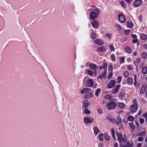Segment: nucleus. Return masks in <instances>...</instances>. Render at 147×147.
I'll use <instances>...</instances> for the list:
<instances>
[{"label": "nucleus", "instance_id": "obj_1", "mask_svg": "<svg viewBox=\"0 0 147 147\" xmlns=\"http://www.w3.org/2000/svg\"><path fill=\"white\" fill-rule=\"evenodd\" d=\"M117 105V104L114 102H109L107 105V109L109 110L114 109Z\"/></svg>", "mask_w": 147, "mask_h": 147}, {"label": "nucleus", "instance_id": "obj_2", "mask_svg": "<svg viewBox=\"0 0 147 147\" xmlns=\"http://www.w3.org/2000/svg\"><path fill=\"white\" fill-rule=\"evenodd\" d=\"M138 106L131 105L130 107L129 113L133 114L135 113L137 111Z\"/></svg>", "mask_w": 147, "mask_h": 147}, {"label": "nucleus", "instance_id": "obj_3", "mask_svg": "<svg viewBox=\"0 0 147 147\" xmlns=\"http://www.w3.org/2000/svg\"><path fill=\"white\" fill-rule=\"evenodd\" d=\"M94 85V81L92 79H89L87 80L86 85L88 87H91Z\"/></svg>", "mask_w": 147, "mask_h": 147}, {"label": "nucleus", "instance_id": "obj_4", "mask_svg": "<svg viewBox=\"0 0 147 147\" xmlns=\"http://www.w3.org/2000/svg\"><path fill=\"white\" fill-rule=\"evenodd\" d=\"M84 122L85 123L88 124L93 122L94 119L93 118L85 117L84 118Z\"/></svg>", "mask_w": 147, "mask_h": 147}, {"label": "nucleus", "instance_id": "obj_5", "mask_svg": "<svg viewBox=\"0 0 147 147\" xmlns=\"http://www.w3.org/2000/svg\"><path fill=\"white\" fill-rule=\"evenodd\" d=\"M142 1L141 0H136L134 3V5L136 7H138L141 5Z\"/></svg>", "mask_w": 147, "mask_h": 147}, {"label": "nucleus", "instance_id": "obj_6", "mask_svg": "<svg viewBox=\"0 0 147 147\" xmlns=\"http://www.w3.org/2000/svg\"><path fill=\"white\" fill-rule=\"evenodd\" d=\"M115 81L114 80H112L110 81L109 83L107 85V88H111L115 86Z\"/></svg>", "mask_w": 147, "mask_h": 147}, {"label": "nucleus", "instance_id": "obj_7", "mask_svg": "<svg viewBox=\"0 0 147 147\" xmlns=\"http://www.w3.org/2000/svg\"><path fill=\"white\" fill-rule=\"evenodd\" d=\"M119 20L121 23L124 22L125 21V18L122 14L120 13L118 15Z\"/></svg>", "mask_w": 147, "mask_h": 147}, {"label": "nucleus", "instance_id": "obj_8", "mask_svg": "<svg viewBox=\"0 0 147 147\" xmlns=\"http://www.w3.org/2000/svg\"><path fill=\"white\" fill-rule=\"evenodd\" d=\"M121 86L120 85H118L116 86L115 88L113 89L112 90V93L114 94H116L117 92H118L119 88Z\"/></svg>", "mask_w": 147, "mask_h": 147}, {"label": "nucleus", "instance_id": "obj_9", "mask_svg": "<svg viewBox=\"0 0 147 147\" xmlns=\"http://www.w3.org/2000/svg\"><path fill=\"white\" fill-rule=\"evenodd\" d=\"M92 27L94 28H97L99 25V23L96 20H94L92 23Z\"/></svg>", "mask_w": 147, "mask_h": 147}, {"label": "nucleus", "instance_id": "obj_10", "mask_svg": "<svg viewBox=\"0 0 147 147\" xmlns=\"http://www.w3.org/2000/svg\"><path fill=\"white\" fill-rule=\"evenodd\" d=\"M107 118L110 122H112L113 123H115L116 122V120L110 115H107Z\"/></svg>", "mask_w": 147, "mask_h": 147}, {"label": "nucleus", "instance_id": "obj_11", "mask_svg": "<svg viewBox=\"0 0 147 147\" xmlns=\"http://www.w3.org/2000/svg\"><path fill=\"white\" fill-rule=\"evenodd\" d=\"M94 43L98 45H101L103 44L104 42L101 39H97L95 40Z\"/></svg>", "mask_w": 147, "mask_h": 147}, {"label": "nucleus", "instance_id": "obj_12", "mask_svg": "<svg viewBox=\"0 0 147 147\" xmlns=\"http://www.w3.org/2000/svg\"><path fill=\"white\" fill-rule=\"evenodd\" d=\"M97 17V14L94 12H92L91 13L90 15V18L92 19H94Z\"/></svg>", "mask_w": 147, "mask_h": 147}, {"label": "nucleus", "instance_id": "obj_13", "mask_svg": "<svg viewBox=\"0 0 147 147\" xmlns=\"http://www.w3.org/2000/svg\"><path fill=\"white\" fill-rule=\"evenodd\" d=\"M89 67L92 70H94L96 69L97 66L95 64L90 63L89 64Z\"/></svg>", "mask_w": 147, "mask_h": 147}, {"label": "nucleus", "instance_id": "obj_14", "mask_svg": "<svg viewBox=\"0 0 147 147\" xmlns=\"http://www.w3.org/2000/svg\"><path fill=\"white\" fill-rule=\"evenodd\" d=\"M146 86L143 85L142 86L140 90V92L141 94L144 93L146 91Z\"/></svg>", "mask_w": 147, "mask_h": 147}, {"label": "nucleus", "instance_id": "obj_15", "mask_svg": "<svg viewBox=\"0 0 147 147\" xmlns=\"http://www.w3.org/2000/svg\"><path fill=\"white\" fill-rule=\"evenodd\" d=\"M116 134L117 136L118 140L120 142H122V136L121 134H119L117 132H116Z\"/></svg>", "mask_w": 147, "mask_h": 147}, {"label": "nucleus", "instance_id": "obj_16", "mask_svg": "<svg viewBox=\"0 0 147 147\" xmlns=\"http://www.w3.org/2000/svg\"><path fill=\"white\" fill-rule=\"evenodd\" d=\"M140 37L141 40H146L147 39V35L145 34L141 33L140 34Z\"/></svg>", "mask_w": 147, "mask_h": 147}, {"label": "nucleus", "instance_id": "obj_17", "mask_svg": "<svg viewBox=\"0 0 147 147\" xmlns=\"http://www.w3.org/2000/svg\"><path fill=\"white\" fill-rule=\"evenodd\" d=\"M90 89H91L90 88H84L80 91V92L81 94H83L89 91Z\"/></svg>", "mask_w": 147, "mask_h": 147}, {"label": "nucleus", "instance_id": "obj_18", "mask_svg": "<svg viewBox=\"0 0 147 147\" xmlns=\"http://www.w3.org/2000/svg\"><path fill=\"white\" fill-rule=\"evenodd\" d=\"M92 95V94L91 92H89L87 93L84 96V98L86 99H88L91 98Z\"/></svg>", "mask_w": 147, "mask_h": 147}, {"label": "nucleus", "instance_id": "obj_19", "mask_svg": "<svg viewBox=\"0 0 147 147\" xmlns=\"http://www.w3.org/2000/svg\"><path fill=\"white\" fill-rule=\"evenodd\" d=\"M93 129L94 131V133L95 135H96L100 131L96 126H94Z\"/></svg>", "mask_w": 147, "mask_h": 147}, {"label": "nucleus", "instance_id": "obj_20", "mask_svg": "<svg viewBox=\"0 0 147 147\" xmlns=\"http://www.w3.org/2000/svg\"><path fill=\"white\" fill-rule=\"evenodd\" d=\"M125 52L128 54H130L131 53L132 51L130 48L129 47H127L125 49Z\"/></svg>", "mask_w": 147, "mask_h": 147}, {"label": "nucleus", "instance_id": "obj_21", "mask_svg": "<svg viewBox=\"0 0 147 147\" xmlns=\"http://www.w3.org/2000/svg\"><path fill=\"white\" fill-rule=\"evenodd\" d=\"M105 50V48L104 46H101L97 50L99 52H103Z\"/></svg>", "mask_w": 147, "mask_h": 147}, {"label": "nucleus", "instance_id": "obj_22", "mask_svg": "<svg viewBox=\"0 0 147 147\" xmlns=\"http://www.w3.org/2000/svg\"><path fill=\"white\" fill-rule=\"evenodd\" d=\"M107 64L106 63H104L102 66H100L99 67L100 69H102L105 68V69H107Z\"/></svg>", "mask_w": 147, "mask_h": 147}, {"label": "nucleus", "instance_id": "obj_23", "mask_svg": "<svg viewBox=\"0 0 147 147\" xmlns=\"http://www.w3.org/2000/svg\"><path fill=\"white\" fill-rule=\"evenodd\" d=\"M142 73L144 74H145L147 71V67L144 66L142 70Z\"/></svg>", "mask_w": 147, "mask_h": 147}, {"label": "nucleus", "instance_id": "obj_24", "mask_svg": "<svg viewBox=\"0 0 147 147\" xmlns=\"http://www.w3.org/2000/svg\"><path fill=\"white\" fill-rule=\"evenodd\" d=\"M142 57L144 59L147 58V53L145 52H143L142 54Z\"/></svg>", "mask_w": 147, "mask_h": 147}, {"label": "nucleus", "instance_id": "obj_25", "mask_svg": "<svg viewBox=\"0 0 147 147\" xmlns=\"http://www.w3.org/2000/svg\"><path fill=\"white\" fill-rule=\"evenodd\" d=\"M127 82L129 84H131L133 82V80L131 77H129L128 78Z\"/></svg>", "mask_w": 147, "mask_h": 147}, {"label": "nucleus", "instance_id": "obj_26", "mask_svg": "<svg viewBox=\"0 0 147 147\" xmlns=\"http://www.w3.org/2000/svg\"><path fill=\"white\" fill-rule=\"evenodd\" d=\"M125 94L123 92H121L119 95V97L121 99H123L125 98Z\"/></svg>", "mask_w": 147, "mask_h": 147}, {"label": "nucleus", "instance_id": "obj_27", "mask_svg": "<svg viewBox=\"0 0 147 147\" xmlns=\"http://www.w3.org/2000/svg\"><path fill=\"white\" fill-rule=\"evenodd\" d=\"M90 36L92 39H94L95 38L96 36L95 33L94 32H91Z\"/></svg>", "mask_w": 147, "mask_h": 147}, {"label": "nucleus", "instance_id": "obj_28", "mask_svg": "<svg viewBox=\"0 0 147 147\" xmlns=\"http://www.w3.org/2000/svg\"><path fill=\"white\" fill-rule=\"evenodd\" d=\"M83 105L82 106V107L84 108H87L88 107V106L89 104L88 103L86 102L85 101L83 102Z\"/></svg>", "mask_w": 147, "mask_h": 147}, {"label": "nucleus", "instance_id": "obj_29", "mask_svg": "<svg viewBox=\"0 0 147 147\" xmlns=\"http://www.w3.org/2000/svg\"><path fill=\"white\" fill-rule=\"evenodd\" d=\"M111 131L112 134V135L113 136V139L115 140H116V138L115 137V130L113 128H112L111 129Z\"/></svg>", "mask_w": 147, "mask_h": 147}, {"label": "nucleus", "instance_id": "obj_30", "mask_svg": "<svg viewBox=\"0 0 147 147\" xmlns=\"http://www.w3.org/2000/svg\"><path fill=\"white\" fill-rule=\"evenodd\" d=\"M125 105V104L123 102L119 103L118 104V106L121 109L123 108Z\"/></svg>", "mask_w": 147, "mask_h": 147}, {"label": "nucleus", "instance_id": "obj_31", "mask_svg": "<svg viewBox=\"0 0 147 147\" xmlns=\"http://www.w3.org/2000/svg\"><path fill=\"white\" fill-rule=\"evenodd\" d=\"M121 121L122 120L120 118V117L118 116L117 118V121L116 122L117 125H119L121 123Z\"/></svg>", "mask_w": 147, "mask_h": 147}, {"label": "nucleus", "instance_id": "obj_32", "mask_svg": "<svg viewBox=\"0 0 147 147\" xmlns=\"http://www.w3.org/2000/svg\"><path fill=\"white\" fill-rule=\"evenodd\" d=\"M101 91V90L100 88H98L97 89V90H96L95 94L96 96L97 97H98V95L99 93Z\"/></svg>", "mask_w": 147, "mask_h": 147}, {"label": "nucleus", "instance_id": "obj_33", "mask_svg": "<svg viewBox=\"0 0 147 147\" xmlns=\"http://www.w3.org/2000/svg\"><path fill=\"white\" fill-rule=\"evenodd\" d=\"M127 24L128 27L129 28H132L133 26V25L132 23L129 22H127Z\"/></svg>", "mask_w": 147, "mask_h": 147}, {"label": "nucleus", "instance_id": "obj_34", "mask_svg": "<svg viewBox=\"0 0 147 147\" xmlns=\"http://www.w3.org/2000/svg\"><path fill=\"white\" fill-rule=\"evenodd\" d=\"M123 75L125 78H127L129 75V72L127 71H125L123 73Z\"/></svg>", "mask_w": 147, "mask_h": 147}, {"label": "nucleus", "instance_id": "obj_35", "mask_svg": "<svg viewBox=\"0 0 147 147\" xmlns=\"http://www.w3.org/2000/svg\"><path fill=\"white\" fill-rule=\"evenodd\" d=\"M98 138L100 141H102L103 139V134H100L99 135Z\"/></svg>", "mask_w": 147, "mask_h": 147}, {"label": "nucleus", "instance_id": "obj_36", "mask_svg": "<svg viewBox=\"0 0 147 147\" xmlns=\"http://www.w3.org/2000/svg\"><path fill=\"white\" fill-rule=\"evenodd\" d=\"M93 72L92 71L88 69L87 71V73L90 76H91L93 74Z\"/></svg>", "mask_w": 147, "mask_h": 147}, {"label": "nucleus", "instance_id": "obj_37", "mask_svg": "<svg viewBox=\"0 0 147 147\" xmlns=\"http://www.w3.org/2000/svg\"><path fill=\"white\" fill-rule=\"evenodd\" d=\"M126 147H132L133 144H130L129 142H126L125 144Z\"/></svg>", "mask_w": 147, "mask_h": 147}, {"label": "nucleus", "instance_id": "obj_38", "mask_svg": "<svg viewBox=\"0 0 147 147\" xmlns=\"http://www.w3.org/2000/svg\"><path fill=\"white\" fill-rule=\"evenodd\" d=\"M105 138L107 140H109L110 139L109 136L107 133H105L104 134Z\"/></svg>", "mask_w": 147, "mask_h": 147}, {"label": "nucleus", "instance_id": "obj_39", "mask_svg": "<svg viewBox=\"0 0 147 147\" xmlns=\"http://www.w3.org/2000/svg\"><path fill=\"white\" fill-rule=\"evenodd\" d=\"M129 125L130 128L132 129H135V127L134 124L131 122H130Z\"/></svg>", "mask_w": 147, "mask_h": 147}, {"label": "nucleus", "instance_id": "obj_40", "mask_svg": "<svg viewBox=\"0 0 147 147\" xmlns=\"http://www.w3.org/2000/svg\"><path fill=\"white\" fill-rule=\"evenodd\" d=\"M50 12V10L49 9H47L42 14L44 15H47Z\"/></svg>", "mask_w": 147, "mask_h": 147}, {"label": "nucleus", "instance_id": "obj_41", "mask_svg": "<svg viewBox=\"0 0 147 147\" xmlns=\"http://www.w3.org/2000/svg\"><path fill=\"white\" fill-rule=\"evenodd\" d=\"M111 58L113 61H115V55L112 54L111 55Z\"/></svg>", "mask_w": 147, "mask_h": 147}, {"label": "nucleus", "instance_id": "obj_42", "mask_svg": "<svg viewBox=\"0 0 147 147\" xmlns=\"http://www.w3.org/2000/svg\"><path fill=\"white\" fill-rule=\"evenodd\" d=\"M127 119L128 121H132L134 119V118L132 116H129L128 117Z\"/></svg>", "mask_w": 147, "mask_h": 147}, {"label": "nucleus", "instance_id": "obj_43", "mask_svg": "<svg viewBox=\"0 0 147 147\" xmlns=\"http://www.w3.org/2000/svg\"><path fill=\"white\" fill-rule=\"evenodd\" d=\"M130 31V30H125L124 31V33L125 35H128Z\"/></svg>", "mask_w": 147, "mask_h": 147}, {"label": "nucleus", "instance_id": "obj_44", "mask_svg": "<svg viewBox=\"0 0 147 147\" xmlns=\"http://www.w3.org/2000/svg\"><path fill=\"white\" fill-rule=\"evenodd\" d=\"M121 79H122V78H121V76H119V77H118L117 78V80L118 81V82H117L118 83H119L121 82Z\"/></svg>", "mask_w": 147, "mask_h": 147}, {"label": "nucleus", "instance_id": "obj_45", "mask_svg": "<svg viewBox=\"0 0 147 147\" xmlns=\"http://www.w3.org/2000/svg\"><path fill=\"white\" fill-rule=\"evenodd\" d=\"M133 103H134V104L132 105H134L135 106H138V105L137 102V101L136 100V99H134L133 100Z\"/></svg>", "mask_w": 147, "mask_h": 147}, {"label": "nucleus", "instance_id": "obj_46", "mask_svg": "<svg viewBox=\"0 0 147 147\" xmlns=\"http://www.w3.org/2000/svg\"><path fill=\"white\" fill-rule=\"evenodd\" d=\"M115 26L117 27V29L118 30H121V27L118 24L116 25Z\"/></svg>", "mask_w": 147, "mask_h": 147}, {"label": "nucleus", "instance_id": "obj_47", "mask_svg": "<svg viewBox=\"0 0 147 147\" xmlns=\"http://www.w3.org/2000/svg\"><path fill=\"white\" fill-rule=\"evenodd\" d=\"M84 112L86 114H89L90 113V112L87 109H85L84 111Z\"/></svg>", "mask_w": 147, "mask_h": 147}, {"label": "nucleus", "instance_id": "obj_48", "mask_svg": "<svg viewBox=\"0 0 147 147\" xmlns=\"http://www.w3.org/2000/svg\"><path fill=\"white\" fill-rule=\"evenodd\" d=\"M127 139L126 138V135H125L122 138V142L123 141L124 142H125L127 141Z\"/></svg>", "mask_w": 147, "mask_h": 147}, {"label": "nucleus", "instance_id": "obj_49", "mask_svg": "<svg viewBox=\"0 0 147 147\" xmlns=\"http://www.w3.org/2000/svg\"><path fill=\"white\" fill-rule=\"evenodd\" d=\"M124 1H120V3L121 4V6L123 7H125V5L124 4Z\"/></svg>", "mask_w": 147, "mask_h": 147}, {"label": "nucleus", "instance_id": "obj_50", "mask_svg": "<svg viewBox=\"0 0 147 147\" xmlns=\"http://www.w3.org/2000/svg\"><path fill=\"white\" fill-rule=\"evenodd\" d=\"M113 69L112 65H110L109 66V71H112Z\"/></svg>", "mask_w": 147, "mask_h": 147}, {"label": "nucleus", "instance_id": "obj_51", "mask_svg": "<svg viewBox=\"0 0 147 147\" xmlns=\"http://www.w3.org/2000/svg\"><path fill=\"white\" fill-rule=\"evenodd\" d=\"M145 131H143L140 134V136H145Z\"/></svg>", "mask_w": 147, "mask_h": 147}, {"label": "nucleus", "instance_id": "obj_52", "mask_svg": "<svg viewBox=\"0 0 147 147\" xmlns=\"http://www.w3.org/2000/svg\"><path fill=\"white\" fill-rule=\"evenodd\" d=\"M120 63L121 64L123 63L124 61V57H121L120 58Z\"/></svg>", "mask_w": 147, "mask_h": 147}, {"label": "nucleus", "instance_id": "obj_53", "mask_svg": "<svg viewBox=\"0 0 147 147\" xmlns=\"http://www.w3.org/2000/svg\"><path fill=\"white\" fill-rule=\"evenodd\" d=\"M111 34L109 33H108L107 34H106L105 35V36L106 37L108 38H110L111 37Z\"/></svg>", "mask_w": 147, "mask_h": 147}, {"label": "nucleus", "instance_id": "obj_54", "mask_svg": "<svg viewBox=\"0 0 147 147\" xmlns=\"http://www.w3.org/2000/svg\"><path fill=\"white\" fill-rule=\"evenodd\" d=\"M110 49L111 51H115L114 47L113 45H110Z\"/></svg>", "mask_w": 147, "mask_h": 147}, {"label": "nucleus", "instance_id": "obj_55", "mask_svg": "<svg viewBox=\"0 0 147 147\" xmlns=\"http://www.w3.org/2000/svg\"><path fill=\"white\" fill-rule=\"evenodd\" d=\"M139 121L140 123L142 124L144 122V119L143 118H140L139 119Z\"/></svg>", "mask_w": 147, "mask_h": 147}, {"label": "nucleus", "instance_id": "obj_56", "mask_svg": "<svg viewBox=\"0 0 147 147\" xmlns=\"http://www.w3.org/2000/svg\"><path fill=\"white\" fill-rule=\"evenodd\" d=\"M113 74L112 73H110L107 76V78L108 79H110L112 77Z\"/></svg>", "mask_w": 147, "mask_h": 147}, {"label": "nucleus", "instance_id": "obj_57", "mask_svg": "<svg viewBox=\"0 0 147 147\" xmlns=\"http://www.w3.org/2000/svg\"><path fill=\"white\" fill-rule=\"evenodd\" d=\"M138 41V40L137 39H134L133 40V42L134 43H137Z\"/></svg>", "mask_w": 147, "mask_h": 147}, {"label": "nucleus", "instance_id": "obj_58", "mask_svg": "<svg viewBox=\"0 0 147 147\" xmlns=\"http://www.w3.org/2000/svg\"><path fill=\"white\" fill-rule=\"evenodd\" d=\"M131 37L133 38H137V36L136 34H133L132 33L131 34Z\"/></svg>", "mask_w": 147, "mask_h": 147}, {"label": "nucleus", "instance_id": "obj_59", "mask_svg": "<svg viewBox=\"0 0 147 147\" xmlns=\"http://www.w3.org/2000/svg\"><path fill=\"white\" fill-rule=\"evenodd\" d=\"M140 59L139 58H137L136 59V62L138 63H140Z\"/></svg>", "mask_w": 147, "mask_h": 147}, {"label": "nucleus", "instance_id": "obj_60", "mask_svg": "<svg viewBox=\"0 0 147 147\" xmlns=\"http://www.w3.org/2000/svg\"><path fill=\"white\" fill-rule=\"evenodd\" d=\"M128 69L130 71H131L132 70L133 68L130 65H129L128 67Z\"/></svg>", "mask_w": 147, "mask_h": 147}, {"label": "nucleus", "instance_id": "obj_61", "mask_svg": "<svg viewBox=\"0 0 147 147\" xmlns=\"http://www.w3.org/2000/svg\"><path fill=\"white\" fill-rule=\"evenodd\" d=\"M143 138L142 137H140L138 138V140L140 142H141L143 140Z\"/></svg>", "mask_w": 147, "mask_h": 147}, {"label": "nucleus", "instance_id": "obj_62", "mask_svg": "<svg viewBox=\"0 0 147 147\" xmlns=\"http://www.w3.org/2000/svg\"><path fill=\"white\" fill-rule=\"evenodd\" d=\"M142 15H140L139 18L138 20L140 21H141L142 20Z\"/></svg>", "mask_w": 147, "mask_h": 147}, {"label": "nucleus", "instance_id": "obj_63", "mask_svg": "<svg viewBox=\"0 0 147 147\" xmlns=\"http://www.w3.org/2000/svg\"><path fill=\"white\" fill-rule=\"evenodd\" d=\"M143 46L144 48L147 50V44H144L143 45Z\"/></svg>", "mask_w": 147, "mask_h": 147}, {"label": "nucleus", "instance_id": "obj_64", "mask_svg": "<svg viewBox=\"0 0 147 147\" xmlns=\"http://www.w3.org/2000/svg\"><path fill=\"white\" fill-rule=\"evenodd\" d=\"M95 11H96L97 13H98V14H99L100 11H99V9H98L95 8Z\"/></svg>", "mask_w": 147, "mask_h": 147}]
</instances>
